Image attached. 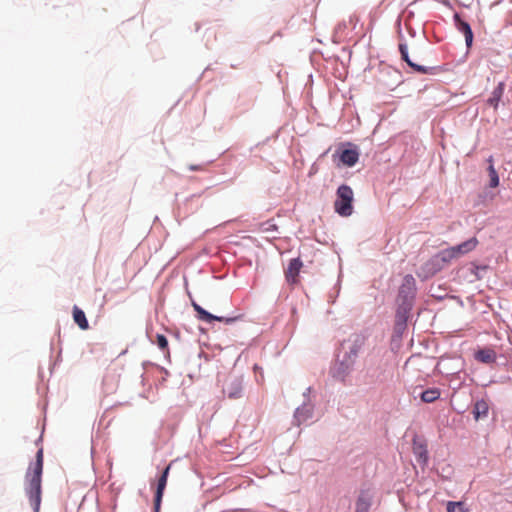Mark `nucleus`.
Segmentation results:
<instances>
[{
  "instance_id": "nucleus-1",
  "label": "nucleus",
  "mask_w": 512,
  "mask_h": 512,
  "mask_svg": "<svg viewBox=\"0 0 512 512\" xmlns=\"http://www.w3.org/2000/svg\"><path fill=\"white\" fill-rule=\"evenodd\" d=\"M43 461V449L40 448L36 453L35 462L30 464L25 475V491L31 505L33 506L34 512H39L41 504V477L43 472Z\"/></svg>"
},
{
  "instance_id": "nucleus-2",
  "label": "nucleus",
  "mask_w": 512,
  "mask_h": 512,
  "mask_svg": "<svg viewBox=\"0 0 512 512\" xmlns=\"http://www.w3.org/2000/svg\"><path fill=\"white\" fill-rule=\"evenodd\" d=\"M416 282L412 275H406L399 288L397 302L398 308L396 318L398 322L404 323L410 310L412 309L413 300L415 298Z\"/></svg>"
},
{
  "instance_id": "nucleus-3",
  "label": "nucleus",
  "mask_w": 512,
  "mask_h": 512,
  "mask_svg": "<svg viewBox=\"0 0 512 512\" xmlns=\"http://www.w3.org/2000/svg\"><path fill=\"white\" fill-rule=\"evenodd\" d=\"M353 197L354 193L350 186L342 184L338 187L336 192V200L334 202V209L340 216L347 217L353 212Z\"/></svg>"
},
{
  "instance_id": "nucleus-4",
  "label": "nucleus",
  "mask_w": 512,
  "mask_h": 512,
  "mask_svg": "<svg viewBox=\"0 0 512 512\" xmlns=\"http://www.w3.org/2000/svg\"><path fill=\"white\" fill-rule=\"evenodd\" d=\"M357 357V351L356 349H352L350 354L347 356V358L343 359L339 366L333 368V375L334 377L344 380L345 377L351 372L353 369V365L355 362V359Z\"/></svg>"
},
{
  "instance_id": "nucleus-5",
  "label": "nucleus",
  "mask_w": 512,
  "mask_h": 512,
  "mask_svg": "<svg viewBox=\"0 0 512 512\" xmlns=\"http://www.w3.org/2000/svg\"><path fill=\"white\" fill-rule=\"evenodd\" d=\"M457 259L453 250L450 248L443 249L431 258L428 264L432 265L435 269L434 272L440 270L444 265L449 264L451 261Z\"/></svg>"
},
{
  "instance_id": "nucleus-6",
  "label": "nucleus",
  "mask_w": 512,
  "mask_h": 512,
  "mask_svg": "<svg viewBox=\"0 0 512 512\" xmlns=\"http://www.w3.org/2000/svg\"><path fill=\"white\" fill-rule=\"evenodd\" d=\"M303 267V262L300 258H293L289 261L285 269V278L290 285H295L299 282V273Z\"/></svg>"
},
{
  "instance_id": "nucleus-7",
  "label": "nucleus",
  "mask_w": 512,
  "mask_h": 512,
  "mask_svg": "<svg viewBox=\"0 0 512 512\" xmlns=\"http://www.w3.org/2000/svg\"><path fill=\"white\" fill-rule=\"evenodd\" d=\"M192 306L198 314V319H200L201 321L207 322V323H211L213 321H219V322H225L226 324H230L237 319L236 317L226 318V317L215 316V315L209 313L208 311H206L205 309H203L196 302H192Z\"/></svg>"
},
{
  "instance_id": "nucleus-8",
  "label": "nucleus",
  "mask_w": 512,
  "mask_h": 512,
  "mask_svg": "<svg viewBox=\"0 0 512 512\" xmlns=\"http://www.w3.org/2000/svg\"><path fill=\"white\" fill-rule=\"evenodd\" d=\"M399 51L401 54V58L416 72L422 73V74H429L432 73L433 68L431 67H425L422 65H418L414 62H412L408 55V48L407 45L404 43L399 44Z\"/></svg>"
},
{
  "instance_id": "nucleus-9",
  "label": "nucleus",
  "mask_w": 512,
  "mask_h": 512,
  "mask_svg": "<svg viewBox=\"0 0 512 512\" xmlns=\"http://www.w3.org/2000/svg\"><path fill=\"white\" fill-rule=\"evenodd\" d=\"M454 21L457 29L463 33L467 47H471L473 42V32L470 25L461 19L459 14H454Z\"/></svg>"
},
{
  "instance_id": "nucleus-10",
  "label": "nucleus",
  "mask_w": 512,
  "mask_h": 512,
  "mask_svg": "<svg viewBox=\"0 0 512 512\" xmlns=\"http://www.w3.org/2000/svg\"><path fill=\"white\" fill-rule=\"evenodd\" d=\"M169 470H170V465L164 469L162 475L160 476V478L158 480L157 490H156V494H155V512H159L161 500H162L163 493H164V490H165V487L167 484Z\"/></svg>"
},
{
  "instance_id": "nucleus-11",
  "label": "nucleus",
  "mask_w": 512,
  "mask_h": 512,
  "mask_svg": "<svg viewBox=\"0 0 512 512\" xmlns=\"http://www.w3.org/2000/svg\"><path fill=\"white\" fill-rule=\"evenodd\" d=\"M477 245H478L477 238L472 237L459 245L451 247V249L453 250L455 257L458 259V258L462 257L463 255L473 251L477 247Z\"/></svg>"
},
{
  "instance_id": "nucleus-12",
  "label": "nucleus",
  "mask_w": 512,
  "mask_h": 512,
  "mask_svg": "<svg viewBox=\"0 0 512 512\" xmlns=\"http://www.w3.org/2000/svg\"><path fill=\"white\" fill-rule=\"evenodd\" d=\"M412 449L414 455L417 457V460L423 464H426L428 461V450L426 443L423 440L415 437L413 439Z\"/></svg>"
},
{
  "instance_id": "nucleus-13",
  "label": "nucleus",
  "mask_w": 512,
  "mask_h": 512,
  "mask_svg": "<svg viewBox=\"0 0 512 512\" xmlns=\"http://www.w3.org/2000/svg\"><path fill=\"white\" fill-rule=\"evenodd\" d=\"M339 159L345 166H354L359 159V153L356 149H345L340 153Z\"/></svg>"
},
{
  "instance_id": "nucleus-14",
  "label": "nucleus",
  "mask_w": 512,
  "mask_h": 512,
  "mask_svg": "<svg viewBox=\"0 0 512 512\" xmlns=\"http://www.w3.org/2000/svg\"><path fill=\"white\" fill-rule=\"evenodd\" d=\"M372 498L373 496L369 490L361 491L356 502V510L368 512L372 503Z\"/></svg>"
},
{
  "instance_id": "nucleus-15",
  "label": "nucleus",
  "mask_w": 512,
  "mask_h": 512,
  "mask_svg": "<svg viewBox=\"0 0 512 512\" xmlns=\"http://www.w3.org/2000/svg\"><path fill=\"white\" fill-rule=\"evenodd\" d=\"M241 390V384L237 379H232L223 387V392L227 394L229 398H237L240 395Z\"/></svg>"
},
{
  "instance_id": "nucleus-16",
  "label": "nucleus",
  "mask_w": 512,
  "mask_h": 512,
  "mask_svg": "<svg viewBox=\"0 0 512 512\" xmlns=\"http://www.w3.org/2000/svg\"><path fill=\"white\" fill-rule=\"evenodd\" d=\"M505 89V84L503 82H499L498 85L494 88L491 93L490 98L488 99V104L497 109L499 102L503 96Z\"/></svg>"
},
{
  "instance_id": "nucleus-17",
  "label": "nucleus",
  "mask_w": 512,
  "mask_h": 512,
  "mask_svg": "<svg viewBox=\"0 0 512 512\" xmlns=\"http://www.w3.org/2000/svg\"><path fill=\"white\" fill-rule=\"evenodd\" d=\"M73 320L80 329L87 330L89 328L85 313L78 306L73 307Z\"/></svg>"
},
{
  "instance_id": "nucleus-18",
  "label": "nucleus",
  "mask_w": 512,
  "mask_h": 512,
  "mask_svg": "<svg viewBox=\"0 0 512 512\" xmlns=\"http://www.w3.org/2000/svg\"><path fill=\"white\" fill-rule=\"evenodd\" d=\"M488 411L489 405L485 400L481 399L476 401L473 409L475 420H479L480 418L486 417L488 415Z\"/></svg>"
},
{
  "instance_id": "nucleus-19",
  "label": "nucleus",
  "mask_w": 512,
  "mask_h": 512,
  "mask_svg": "<svg viewBox=\"0 0 512 512\" xmlns=\"http://www.w3.org/2000/svg\"><path fill=\"white\" fill-rule=\"evenodd\" d=\"M475 358L482 363H493L496 360V353L492 349H482L475 354Z\"/></svg>"
},
{
  "instance_id": "nucleus-20",
  "label": "nucleus",
  "mask_w": 512,
  "mask_h": 512,
  "mask_svg": "<svg viewBox=\"0 0 512 512\" xmlns=\"http://www.w3.org/2000/svg\"><path fill=\"white\" fill-rule=\"evenodd\" d=\"M440 397V391L437 388L427 389L421 393V400L425 403H432Z\"/></svg>"
},
{
  "instance_id": "nucleus-21",
  "label": "nucleus",
  "mask_w": 512,
  "mask_h": 512,
  "mask_svg": "<svg viewBox=\"0 0 512 512\" xmlns=\"http://www.w3.org/2000/svg\"><path fill=\"white\" fill-rule=\"evenodd\" d=\"M294 417L298 424H301L302 422L306 421L308 418L311 417V409L307 406L298 408L295 412Z\"/></svg>"
},
{
  "instance_id": "nucleus-22",
  "label": "nucleus",
  "mask_w": 512,
  "mask_h": 512,
  "mask_svg": "<svg viewBox=\"0 0 512 512\" xmlns=\"http://www.w3.org/2000/svg\"><path fill=\"white\" fill-rule=\"evenodd\" d=\"M489 162L492 163V157L489 158ZM489 174H490V187L495 188L499 185V177L498 174L493 166V164L489 167Z\"/></svg>"
},
{
  "instance_id": "nucleus-23",
  "label": "nucleus",
  "mask_w": 512,
  "mask_h": 512,
  "mask_svg": "<svg viewBox=\"0 0 512 512\" xmlns=\"http://www.w3.org/2000/svg\"><path fill=\"white\" fill-rule=\"evenodd\" d=\"M447 512H468L462 502H448Z\"/></svg>"
},
{
  "instance_id": "nucleus-24",
  "label": "nucleus",
  "mask_w": 512,
  "mask_h": 512,
  "mask_svg": "<svg viewBox=\"0 0 512 512\" xmlns=\"http://www.w3.org/2000/svg\"><path fill=\"white\" fill-rule=\"evenodd\" d=\"M156 344L163 352L169 355L168 340L163 334H157Z\"/></svg>"
}]
</instances>
